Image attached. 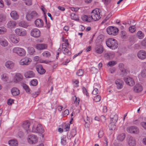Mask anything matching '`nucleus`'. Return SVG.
<instances>
[{
  "label": "nucleus",
  "instance_id": "39448f33",
  "mask_svg": "<svg viewBox=\"0 0 146 146\" xmlns=\"http://www.w3.org/2000/svg\"><path fill=\"white\" fill-rule=\"evenodd\" d=\"M38 17L37 13L35 11H33L30 13H28L26 15L27 20L31 21L32 19H35Z\"/></svg>",
  "mask_w": 146,
  "mask_h": 146
},
{
  "label": "nucleus",
  "instance_id": "f03ea898",
  "mask_svg": "<svg viewBox=\"0 0 146 146\" xmlns=\"http://www.w3.org/2000/svg\"><path fill=\"white\" fill-rule=\"evenodd\" d=\"M106 42L107 46L112 50H114L118 47L117 41L113 38H109L107 39Z\"/></svg>",
  "mask_w": 146,
  "mask_h": 146
},
{
  "label": "nucleus",
  "instance_id": "f8f14e48",
  "mask_svg": "<svg viewBox=\"0 0 146 146\" xmlns=\"http://www.w3.org/2000/svg\"><path fill=\"white\" fill-rule=\"evenodd\" d=\"M95 52L98 54H101L104 51V48L102 46L100 43H96L95 47Z\"/></svg>",
  "mask_w": 146,
  "mask_h": 146
},
{
  "label": "nucleus",
  "instance_id": "e2e57ef3",
  "mask_svg": "<svg viewBox=\"0 0 146 146\" xmlns=\"http://www.w3.org/2000/svg\"><path fill=\"white\" fill-rule=\"evenodd\" d=\"M14 103V100L13 99H9L7 100V103L9 105H11Z\"/></svg>",
  "mask_w": 146,
  "mask_h": 146
},
{
  "label": "nucleus",
  "instance_id": "0e129e2a",
  "mask_svg": "<svg viewBox=\"0 0 146 146\" xmlns=\"http://www.w3.org/2000/svg\"><path fill=\"white\" fill-rule=\"evenodd\" d=\"M98 89L97 88H95L94 89L92 93L93 94L96 95L98 93Z\"/></svg>",
  "mask_w": 146,
  "mask_h": 146
},
{
  "label": "nucleus",
  "instance_id": "c756f323",
  "mask_svg": "<svg viewBox=\"0 0 146 146\" xmlns=\"http://www.w3.org/2000/svg\"><path fill=\"white\" fill-rule=\"evenodd\" d=\"M8 143L10 146H18V142L16 139H11L9 141Z\"/></svg>",
  "mask_w": 146,
  "mask_h": 146
},
{
  "label": "nucleus",
  "instance_id": "7ed1b4c3",
  "mask_svg": "<svg viewBox=\"0 0 146 146\" xmlns=\"http://www.w3.org/2000/svg\"><path fill=\"white\" fill-rule=\"evenodd\" d=\"M13 52L22 56H25L26 54V52L24 49L18 47L14 48L13 49Z\"/></svg>",
  "mask_w": 146,
  "mask_h": 146
},
{
  "label": "nucleus",
  "instance_id": "4468645a",
  "mask_svg": "<svg viewBox=\"0 0 146 146\" xmlns=\"http://www.w3.org/2000/svg\"><path fill=\"white\" fill-rule=\"evenodd\" d=\"M127 141L130 146H135L136 141L134 137L131 136L128 137L127 138Z\"/></svg>",
  "mask_w": 146,
  "mask_h": 146
},
{
  "label": "nucleus",
  "instance_id": "6ab92c4d",
  "mask_svg": "<svg viewBox=\"0 0 146 146\" xmlns=\"http://www.w3.org/2000/svg\"><path fill=\"white\" fill-rule=\"evenodd\" d=\"M10 40L11 42L15 44L18 43L19 41V39L18 36L13 35H11Z\"/></svg>",
  "mask_w": 146,
  "mask_h": 146
},
{
  "label": "nucleus",
  "instance_id": "f3484780",
  "mask_svg": "<svg viewBox=\"0 0 146 146\" xmlns=\"http://www.w3.org/2000/svg\"><path fill=\"white\" fill-rule=\"evenodd\" d=\"M138 57L141 59H144L146 58V52L144 50H140L137 53Z\"/></svg>",
  "mask_w": 146,
  "mask_h": 146
},
{
  "label": "nucleus",
  "instance_id": "f257e3e1",
  "mask_svg": "<svg viewBox=\"0 0 146 146\" xmlns=\"http://www.w3.org/2000/svg\"><path fill=\"white\" fill-rule=\"evenodd\" d=\"M101 11L99 9H94L91 12L90 15H83L81 17V19L84 21L91 22L93 20L96 21L101 18L100 15Z\"/></svg>",
  "mask_w": 146,
  "mask_h": 146
},
{
  "label": "nucleus",
  "instance_id": "2f4dec72",
  "mask_svg": "<svg viewBox=\"0 0 146 146\" xmlns=\"http://www.w3.org/2000/svg\"><path fill=\"white\" fill-rule=\"evenodd\" d=\"M23 87L27 93L28 94H30L31 93V90L27 85L25 84H23Z\"/></svg>",
  "mask_w": 146,
  "mask_h": 146
},
{
  "label": "nucleus",
  "instance_id": "2eb2a0df",
  "mask_svg": "<svg viewBox=\"0 0 146 146\" xmlns=\"http://www.w3.org/2000/svg\"><path fill=\"white\" fill-rule=\"evenodd\" d=\"M36 69L38 73L40 74H44L46 72L41 65H38L36 66Z\"/></svg>",
  "mask_w": 146,
  "mask_h": 146
},
{
  "label": "nucleus",
  "instance_id": "bb28decb",
  "mask_svg": "<svg viewBox=\"0 0 146 146\" xmlns=\"http://www.w3.org/2000/svg\"><path fill=\"white\" fill-rule=\"evenodd\" d=\"M35 75L34 73L32 71H29L25 74V76L26 78H31L34 77Z\"/></svg>",
  "mask_w": 146,
  "mask_h": 146
},
{
  "label": "nucleus",
  "instance_id": "1a4fd4ad",
  "mask_svg": "<svg viewBox=\"0 0 146 146\" xmlns=\"http://www.w3.org/2000/svg\"><path fill=\"white\" fill-rule=\"evenodd\" d=\"M28 142L31 144L36 143L38 141L37 136L34 135H31L28 137Z\"/></svg>",
  "mask_w": 146,
  "mask_h": 146
},
{
  "label": "nucleus",
  "instance_id": "ea45409f",
  "mask_svg": "<svg viewBox=\"0 0 146 146\" xmlns=\"http://www.w3.org/2000/svg\"><path fill=\"white\" fill-rule=\"evenodd\" d=\"M7 31V29L3 27H0V34H5Z\"/></svg>",
  "mask_w": 146,
  "mask_h": 146
},
{
  "label": "nucleus",
  "instance_id": "6e6552de",
  "mask_svg": "<svg viewBox=\"0 0 146 146\" xmlns=\"http://www.w3.org/2000/svg\"><path fill=\"white\" fill-rule=\"evenodd\" d=\"M40 34V30L37 28L33 29L31 31L30 35L31 36L35 38L39 37Z\"/></svg>",
  "mask_w": 146,
  "mask_h": 146
},
{
  "label": "nucleus",
  "instance_id": "37998d69",
  "mask_svg": "<svg viewBox=\"0 0 146 146\" xmlns=\"http://www.w3.org/2000/svg\"><path fill=\"white\" fill-rule=\"evenodd\" d=\"M42 54L43 56L47 58H49L51 56L50 53L47 51H46L43 52L42 53Z\"/></svg>",
  "mask_w": 146,
  "mask_h": 146
},
{
  "label": "nucleus",
  "instance_id": "72a5a7b5",
  "mask_svg": "<svg viewBox=\"0 0 146 146\" xmlns=\"http://www.w3.org/2000/svg\"><path fill=\"white\" fill-rule=\"evenodd\" d=\"M27 50L28 53L31 55H33L35 52V49L32 47H28L27 48Z\"/></svg>",
  "mask_w": 146,
  "mask_h": 146
},
{
  "label": "nucleus",
  "instance_id": "49530a36",
  "mask_svg": "<svg viewBox=\"0 0 146 146\" xmlns=\"http://www.w3.org/2000/svg\"><path fill=\"white\" fill-rule=\"evenodd\" d=\"M6 16L4 15H0V21L1 23L2 24V23L5 21L6 19Z\"/></svg>",
  "mask_w": 146,
  "mask_h": 146
},
{
  "label": "nucleus",
  "instance_id": "de8ad7c7",
  "mask_svg": "<svg viewBox=\"0 0 146 146\" xmlns=\"http://www.w3.org/2000/svg\"><path fill=\"white\" fill-rule=\"evenodd\" d=\"M6 16L4 15H0V21L1 23L2 24V23L5 21L6 19Z\"/></svg>",
  "mask_w": 146,
  "mask_h": 146
},
{
  "label": "nucleus",
  "instance_id": "864d4df0",
  "mask_svg": "<svg viewBox=\"0 0 146 146\" xmlns=\"http://www.w3.org/2000/svg\"><path fill=\"white\" fill-rule=\"evenodd\" d=\"M71 134V137H74L76 133V129H72L70 133Z\"/></svg>",
  "mask_w": 146,
  "mask_h": 146
},
{
  "label": "nucleus",
  "instance_id": "3c124183",
  "mask_svg": "<svg viewBox=\"0 0 146 146\" xmlns=\"http://www.w3.org/2000/svg\"><path fill=\"white\" fill-rule=\"evenodd\" d=\"M70 128V124L69 123H67L65 125V126L64 128V131H67L69 130Z\"/></svg>",
  "mask_w": 146,
  "mask_h": 146
},
{
  "label": "nucleus",
  "instance_id": "cd10ccee",
  "mask_svg": "<svg viewBox=\"0 0 146 146\" xmlns=\"http://www.w3.org/2000/svg\"><path fill=\"white\" fill-rule=\"evenodd\" d=\"M10 14L11 17L14 20H16L19 18V15L15 11H11Z\"/></svg>",
  "mask_w": 146,
  "mask_h": 146
},
{
  "label": "nucleus",
  "instance_id": "a211bd4d",
  "mask_svg": "<svg viewBox=\"0 0 146 146\" xmlns=\"http://www.w3.org/2000/svg\"><path fill=\"white\" fill-rule=\"evenodd\" d=\"M110 118L111 119V121L112 122L115 123L117 121L118 116L114 113H112L110 116Z\"/></svg>",
  "mask_w": 146,
  "mask_h": 146
},
{
  "label": "nucleus",
  "instance_id": "c03bdc74",
  "mask_svg": "<svg viewBox=\"0 0 146 146\" xmlns=\"http://www.w3.org/2000/svg\"><path fill=\"white\" fill-rule=\"evenodd\" d=\"M30 84L33 86H35L37 85L38 84V81L37 80L34 79L31 80Z\"/></svg>",
  "mask_w": 146,
  "mask_h": 146
},
{
  "label": "nucleus",
  "instance_id": "7c9ffc66",
  "mask_svg": "<svg viewBox=\"0 0 146 146\" xmlns=\"http://www.w3.org/2000/svg\"><path fill=\"white\" fill-rule=\"evenodd\" d=\"M19 25L20 27L24 28H27L29 26V24L27 22L22 21L19 23Z\"/></svg>",
  "mask_w": 146,
  "mask_h": 146
},
{
  "label": "nucleus",
  "instance_id": "603ef678",
  "mask_svg": "<svg viewBox=\"0 0 146 146\" xmlns=\"http://www.w3.org/2000/svg\"><path fill=\"white\" fill-rule=\"evenodd\" d=\"M66 137H61V143L63 145H66Z\"/></svg>",
  "mask_w": 146,
  "mask_h": 146
},
{
  "label": "nucleus",
  "instance_id": "dca6fc26",
  "mask_svg": "<svg viewBox=\"0 0 146 146\" xmlns=\"http://www.w3.org/2000/svg\"><path fill=\"white\" fill-rule=\"evenodd\" d=\"M115 83L118 89H120L123 87V82L122 80L117 79L115 81Z\"/></svg>",
  "mask_w": 146,
  "mask_h": 146
},
{
  "label": "nucleus",
  "instance_id": "09e8293b",
  "mask_svg": "<svg viewBox=\"0 0 146 146\" xmlns=\"http://www.w3.org/2000/svg\"><path fill=\"white\" fill-rule=\"evenodd\" d=\"M116 64V62L114 61H109L107 64V66H113Z\"/></svg>",
  "mask_w": 146,
  "mask_h": 146
},
{
  "label": "nucleus",
  "instance_id": "393cba45",
  "mask_svg": "<svg viewBox=\"0 0 146 146\" xmlns=\"http://www.w3.org/2000/svg\"><path fill=\"white\" fill-rule=\"evenodd\" d=\"M14 62L11 61H7L5 63V66L6 67L9 69H12L13 68L14 66Z\"/></svg>",
  "mask_w": 146,
  "mask_h": 146
},
{
  "label": "nucleus",
  "instance_id": "ddd939ff",
  "mask_svg": "<svg viewBox=\"0 0 146 146\" xmlns=\"http://www.w3.org/2000/svg\"><path fill=\"white\" fill-rule=\"evenodd\" d=\"M124 81L127 84L130 86H133L135 84L134 80L130 77L125 78L124 79Z\"/></svg>",
  "mask_w": 146,
  "mask_h": 146
},
{
  "label": "nucleus",
  "instance_id": "20e7f679",
  "mask_svg": "<svg viewBox=\"0 0 146 146\" xmlns=\"http://www.w3.org/2000/svg\"><path fill=\"white\" fill-rule=\"evenodd\" d=\"M118 31V29L114 27H109L107 28V33L108 34L111 35H116L117 34Z\"/></svg>",
  "mask_w": 146,
  "mask_h": 146
},
{
  "label": "nucleus",
  "instance_id": "052dcab7",
  "mask_svg": "<svg viewBox=\"0 0 146 146\" xmlns=\"http://www.w3.org/2000/svg\"><path fill=\"white\" fill-rule=\"evenodd\" d=\"M106 120V119L105 116L104 115H102L100 117V121H101L102 122H105Z\"/></svg>",
  "mask_w": 146,
  "mask_h": 146
},
{
  "label": "nucleus",
  "instance_id": "4c0bfd02",
  "mask_svg": "<svg viewBox=\"0 0 146 146\" xmlns=\"http://www.w3.org/2000/svg\"><path fill=\"white\" fill-rule=\"evenodd\" d=\"M62 50L63 51V53L66 55H70L71 54V52L67 48L64 47Z\"/></svg>",
  "mask_w": 146,
  "mask_h": 146
},
{
  "label": "nucleus",
  "instance_id": "0eeeda50",
  "mask_svg": "<svg viewBox=\"0 0 146 146\" xmlns=\"http://www.w3.org/2000/svg\"><path fill=\"white\" fill-rule=\"evenodd\" d=\"M127 131L130 133L137 134L139 132V128L135 126H131L127 127L126 129Z\"/></svg>",
  "mask_w": 146,
  "mask_h": 146
},
{
  "label": "nucleus",
  "instance_id": "69168bd1",
  "mask_svg": "<svg viewBox=\"0 0 146 146\" xmlns=\"http://www.w3.org/2000/svg\"><path fill=\"white\" fill-rule=\"evenodd\" d=\"M26 5H30L32 4V0H26L25 2Z\"/></svg>",
  "mask_w": 146,
  "mask_h": 146
},
{
  "label": "nucleus",
  "instance_id": "412c9836",
  "mask_svg": "<svg viewBox=\"0 0 146 146\" xmlns=\"http://www.w3.org/2000/svg\"><path fill=\"white\" fill-rule=\"evenodd\" d=\"M22 79V76L21 74L17 73L14 77V81L15 82L17 83L21 81Z\"/></svg>",
  "mask_w": 146,
  "mask_h": 146
},
{
  "label": "nucleus",
  "instance_id": "6e6d98bb",
  "mask_svg": "<svg viewBox=\"0 0 146 146\" xmlns=\"http://www.w3.org/2000/svg\"><path fill=\"white\" fill-rule=\"evenodd\" d=\"M82 91L83 93L84 94H85L88 98L89 97V95L88 93L87 92V90L84 87H83L82 88Z\"/></svg>",
  "mask_w": 146,
  "mask_h": 146
},
{
  "label": "nucleus",
  "instance_id": "423d86ee",
  "mask_svg": "<svg viewBox=\"0 0 146 146\" xmlns=\"http://www.w3.org/2000/svg\"><path fill=\"white\" fill-rule=\"evenodd\" d=\"M44 131V129L40 124L38 125L36 127L33 126L32 128V132L33 133H42Z\"/></svg>",
  "mask_w": 146,
  "mask_h": 146
},
{
  "label": "nucleus",
  "instance_id": "4d7b16f0",
  "mask_svg": "<svg viewBox=\"0 0 146 146\" xmlns=\"http://www.w3.org/2000/svg\"><path fill=\"white\" fill-rule=\"evenodd\" d=\"M129 29V31L131 33L134 32L136 30V29L134 26L130 27Z\"/></svg>",
  "mask_w": 146,
  "mask_h": 146
},
{
  "label": "nucleus",
  "instance_id": "9b49d317",
  "mask_svg": "<svg viewBox=\"0 0 146 146\" xmlns=\"http://www.w3.org/2000/svg\"><path fill=\"white\" fill-rule=\"evenodd\" d=\"M31 58L25 57L20 61L19 64L21 65H27L29 64L31 62Z\"/></svg>",
  "mask_w": 146,
  "mask_h": 146
},
{
  "label": "nucleus",
  "instance_id": "680f3d73",
  "mask_svg": "<svg viewBox=\"0 0 146 146\" xmlns=\"http://www.w3.org/2000/svg\"><path fill=\"white\" fill-rule=\"evenodd\" d=\"M140 122V121L138 119H135L133 120L132 122L133 124L138 125Z\"/></svg>",
  "mask_w": 146,
  "mask_h": 146
},
{
  "label": "nucleus",
  "instance_id": "a878e982",
  "mask_svg": "<svg viewBox=\"0 0 146 146\" xmlns=\"http://www.w3.org/2000/svg\"><path fill=\"white\" fill-rule=\"evenodd\" d=\"M16 24L17 23L15 21H12L8 22L7 24V25L8 28L11 29L14 28L15 27Z\"/></svg>",
  "mask_w": 146,
  "mask_h": 146
},
{
  "label": "nucleus",
  "instance_id": "a18cd8bd",
  "mask_svg": "<svg viewBox=\"0 0 146 146\" xmlns=\"http://www.w3.org/2000/svg\"><path fill=\"white\" fill-rule=\"evenodd\" d=\"M139 38L140 39L143 38L144 37V34L141 31H139L137 33Z\"/></svg>",
  "mask_w": 146,
  "mask_h": 146
},
{
  "label": "nucleus",
  "instance_id": "338daca9",
  "mask_svg": "<svg viewBox=\"0 0 146 146\" xmlns=\"http://www.w3.org/2000/svg\"><path fill=\"white\" fill-rule=\"evenodd\" d=\"M141 45L142 46L146 47V39H144V40L141 42Z\"/></svg>",
  "mask_w": 146,
  "mask_h": 146
},
{
  "label": "nucleus",
  "instance_id": "5701e85b",
  "mask_svg": "<svg viewBox=\"0 0 146 146\" xmlns=\"http://www.w3.org/2000/svg\"><path fill=\"white\" fill-rule=\"evenodd\" d=\"M48 46L47 44H37L36 46V48L38 50H44L46 49Z\"/></svg>",
  "mask_w": 146,
  "mask_h": 146
},
{
  "label": "nucleus",
  "instance_id": "774afa93",
  "mask_svg": "<svg viewBox=\"0 0 146 146\" xmlns=\"http://www.w3.org/2000/svg\"><path fill=\"white\" fill-rule=\"evenodd\" d=\"M141 125L145 129H146V122H142L141 123Z\"/></svg>",
  "mask_w": 146,
  "mask_h": 146
},
{
  "label": "nucleus",
  "instance_id": "a19ab883",
  "mask_svg": "<svg viewBox=\"0 0 146 146\" xmlns=\"http://www.w3.org/2000/svg\"><path fill=\"white\" fill-rule=\"evenodd\" d=\"M115 123H113L112 122L110 123L109 125V127L110 130H113L115 129Z\"/></svg>",
  "mask_w": 146,
  "mask_h": 146
},
{
  "label": "nucleus",
  "instance_id": "58836bf2",
  "mask_svg": "<svg viewBox=\"0 0 146 146\" xmlns=\"http://www.w3.org/2000/svg\"><path fill=\"white\" fill-rule=\"evenodd\" d=\"M90 71L91 74H93L97 73L98 71V70L97 68L93 67L90 68Z\"/></svg>",
  "mask_w": 146,
  "mask_h": 146
},
{
  "label": "nucleus",
  "instance_id": "9d476101",
  "mask_svg": "<svg viewBox=\"0 0 146 146\" xmlns=\"http://www.w3.org/2000/svg\"><path fill=\"white\" fill-rule=\"evenodd\" d=\"M15 33L21 36H24L27 34V31L25 29L20 28H17L15 30Z\"/></svg>",
  "mask_w": 146,
  "mask_h": 146
},
{
  "label": "nucleus",
  "instance_id": "8fccbe9b",
  "mask_svg": "<svg viewBox=\"0 0 146 146\" xmlns=\"http://www.w3.org/2000/svg\"><path fill=\"white\" fill-rule=\"evenodd\" d=\"M141 75L143 78L146 77V69H144L141 71Z\"/></svg>",
  "mask_w": 146,
  "mask_h": 146
},
{
  "label": "nucleus",
  "instance_id": "4be33fe9",
  "mask_svg": "<svg viewBox=\"0 0 146 146\" xmlns=\"http://www.w3.org/2000/svg\"><path fill=\"white\" fill-rule=\"evenodd\" d=\"M35 24L36 26L38 27H42L44 25V22L43 21L40 19H37L35 22Z\"/></svg>",
  "mask_w": 146,
  "mask_h": 146
},
{
  "label": "nucleus",
  "instance_id": "aec40b11",
  "mask_svg": "<svg viewBox=\"0 0 146 146\" xmlns=\"http://www.w3.org/2000/svg\"><path fill=\"white\" fill-rule=\"evenodd\" d=\"M30 125V122L28 120L24 121L22 124L23 127L25 130L27 131V133L29 132V128Z\"/></svg>",
  "mask_w": 146,
  "mask_h": 146
},
{
  "label": "nucleus",
  "instance_id": "13d9d810",
  "mask_svg": "<svg viewBox=\"0 0 146 146\" xmlns=\"http://www.w3.org/2000/svg\"><path fill=\"white\" fill-rule=\"evenodd\" d=\"M104 133L102 130H100L98 133V137L99 138H102L103 136Z\"/></svg>",
  "mask_w": 146,
  "mask_h": 146
},
{
  "label": "nucleus",
  "instance_id": "c85d7f7f",
  "mask_svg": "<svg viewBox=\"0 0 146 146\" xmlns=\"http://www.w3.org/2000/svg\"><path fill=\"white\" fill-rule=\"evenodd\" d=\"M12 94L14 96L18 95L20 93L19 90L16 88H13L11 90Z\"/></svg>",
  "mask_w": 146,
  "mask_h": 146
},
{
  "label": "nucleus",
  "instance_id": "79ce46f5",
  "mask_svg": "<svg viewBox=\"0 0 146 146\" xmlns=\"http://www.w3.org/2000/svg\"><path fill=\"white\" fill-rule=\"evenodd\" d=\"M84 73V70L82 69L78 70L76 73V74L78 76H82Z\"/></svg>",
  "mask_w": 146,
  "mask_h": 146
},
{
  "label": "nucleus",
  "instance_id": "b1692460",
  "mask_svg": "<svg viewBox=\"0 0 146 146\" xmlns=\"http://www.w3.org/2000/svg\"><path fill=\"white\" fill-rule=\"evenodd\" d=\"M143 90V87L141 85L137 84L134 88V91L136 93H139Z\"/></svg>",
  "mask_w": 146,
  "mask_h": 146
},
{
  "label": "nucleus",
  "instance_id": "e433bc0d",
  "mask_svg": "<svg viewBox=\"0 0 146 146\" xmlns=\"http://www.w3.org/2000/svg\"><path fill=\"white\" fill-rule=\"evenodd\" d=\"M70 16L72 19L75 21H79V19L78 18L77 15L75 13H72L71 14Z\"/></svg>",
  "mask_w": 146,
  "mask_h": 146
},
{
  "label": "nucleus",
  "instance_id": "473e14b6",
  "mask_svg": "<svg viewBox=\"0 0 146 146\" xmlns=\"http://www.w3.org/2000/svg\"><path fill=\"white\" fill-rule=\"evenodd\" d=\"M0 44L2 46L5 47L8 45V43L7 40L2 38L0 39Z\"/></svg>",
  "mask_w": 146,
  "mask_h": 146
},
{
  "label": "nucleus",
  "instance_id": "5fc2aeb1",
  "mask_svg": "<svg viewBox=\"0 0 146 146\" xmlns=\"http://www.w3.org/2000/svg\"><path fill=\"white\" fill-rule=\"evenodd\" d=\"M101 99L100 96L99 95H98L96 96L94 99V101L95 102H99Z\"/></svg>",
  "mask_w": 146,
  "mask_h": 146
},
{
  "label": "nucleus",
  "instance_id": "c9c22d12",
  "mask_svg": "<svg viewBox=\"0 0 146 146\" xmlns=\"http://www.w3.org/2000/svg\"><path fill=\"white\" fill-rule=\"evenodd\" d=\"M120 70V75L122 76H126L128 72V70L125 68H121Z\"/></svg>",
  "mask_w": 146,
  "mask_h": 146
},
{
  "label": "nucleus",
  "instance_id": "bf43d9fd",
  "mask_svg": "<svg viewBox=\"0 0 146 146\" xmlns=\"http://www.w3.org/2000/svg\"><path fill=\"white\" fill-rule=\"evenodd\" d=\"M3 77L2 78V79L4 81H7L8 78L7 76H6L5 74H3L2 75Z\"/></svg>",
  "mask_w": 146,
  "mask_h": 146
},
{
  "label": "nucleus",
  "instance_id": "f704fd0d",
  "mask_svg": "<svg viewBox=\"0 0 146 146\" xmlns=\"http://www.w3.org/2000/svg\"><path fill=\"white\" fill-rule=\"evenodd\" d=\"M125 137V134L124 133H122L118 135L117 137V139L118 140L121 141L124 140Z\"/></svg>",
  "mask_w": 146,
  "mask_h": 146
}]
</instances>
